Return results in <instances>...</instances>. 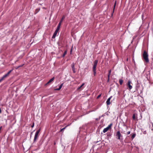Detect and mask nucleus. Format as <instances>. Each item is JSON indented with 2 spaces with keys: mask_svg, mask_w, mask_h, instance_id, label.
I'll use <instances>...</instances> for the list:
<instances>
[{
  "mask_svg": "<svg viewBox=\"0 0 153 153\" xmlns=\"http://www.w3.org/2000/svg\"><path fill=\"white\" fill-rule=\"evenodd\" d=\"M143 56L144 60L145 62L148 63L149 62V60L148 58V55L147 53L145 51H144L143 54Z\"/></svg>",
  "mask_w": 153,
  "mask_h": 153,
  "instance_id": "obj_1",
  "label": "nucleus"
},
{
  "mask_svg": "<svg viewBox=\"0 0 153 153\" xmlns=\"http://www.w3.org/2000/svg\"><path fill=\"white\" fill-rule=\"evenodd\" d=\"M98 63V61L96 60L94 61V64L93 68V71L94 72V74H95L96 73V68Z\"/></svg>",
  "mask_w": 153,
  "mask_h": 153,
  "instance_id": "obj_2",
  "label": "nucleus"
},
{
  "mask_svg": "<svg viewBox=\"0 0 153 153\" xmlns=\"http://www.w3.org/2000/svg\"><path fill=\"white\" fill-rule=\"evenodd\" d=\"M131 84H132L131 81L129 80L127 84V85L128 87L129 88V89L130 90L132 88V86L131 85Z\"/></svg>",
  "mask_w": 153,
  "mask_h": 153,
  "instance_id": "obj_3",
  "label": "nucleus"
},
{
  "mask_svg": "<svg viewBox=\"0 0 153 153\" xmlns=\"http://www.w3.org/2000/svg\"><path fill=\"white\" fill-rule=\"evenodd\" d=\"M111 126L112 124H110L108 126V127L104 128L103 131V133H105L106 132L109 130V129L111 127Z\"/></svg>",
  "mask_w": 153,
  "mask_h": 153,
  "instance_id": "obj_4",
  "label": "nucleus"
},
{
  "mask_svg": "<svg viewBox=\"0 0 153 153\" xmlns=\"http://www.w3.org/2000/svg\"><path fill=\"white\" fill-rule=\"evenodd\" d=\"M121 136V134L120 133V132L119 131H118L117 132L116 136L117 137V139L120 140V137Z\"/></svg>",
  "mask_w": 153,
  "mask_h": 153,
  "instance_id": "obj_5",
  "label": "nucleus"
},
{
  "mask_svg": "<svg viewBox=\"0 0 153 153\" xmlns=\"http://www.w3.org/2000/svg\"><path fill=\"white\" fill-rule=\"evenodd\" d=\"M54 77H53V78L50 79L45 85H49L54 80Z\"/></svg>",
  "mask_w": 153,
  "mask_h": 153,
  "instance_id": "obj_6",
  "label": "nucleus"
},
{
  "mask_svg": "<svg viewBox=\"0 0 153 153\" xmlns=\"http://www.w3.org/2000/svg\"><path fill=\"white\" fill-rule=\"evenodd\" d=\"M112 97V96H111L107 99L106 102V103L107 105H109L110 104V100Z\"/></svg>",
  "mask_w": 153,
  "mask_h": 153,
  "instance_id": "obj_7",
  "label": "nucleus"
},
{
  "mask_svg": "<svg viewBox=\"0 0 153 153\" xmlns=\"http://www.w3.org/2000/svg\"><path fill=\"white\" fill-rule=\"evenodd\" d=\"M59 31V30H56L55 32H54L53 36H52V38H54L56 36V35H57V34Z\"/></svg>",
  "mask_w": 153,
  "mask_h": 153,
  "instance_id": "obj_8",
  "label": "nucleus"
},
{
  "mask_svg": "<svg viewBox=\"0 0 153 153\" xmlns=\"http://www.w3.org/2000/svg\"><path fill=\"white\" fill-rule=\"evenodd\" d=\"M71 67H72V69L73 72L74 73H75V69L74 68V63H73L72 64Z\"/></svg>",
  "mask_w": 153,
  "mask_h": 153,
  "instance_id": "obj_9",
  "label": "nucleus"
},
{
  "mask_svg": "<svg viewBox=\"0 0 153 153\" xmlns=\"http://www.w3.org/2000/svg\"><path fill=\"white\" fill-rule=\"evenodd\" d=\"M85 84V83H83L82 85L79 87L78 88H77V90H79L80 89V90H82V89H83V88H82V87Z\"/></svg>",
  "mask_w": 153,
  "mask_h": 153,
  "instance_id": "obj_10",
  "label": "nucleus"
},
{
  "mask_svg": "<svg viewBox=\"0 0 153 153\" xmlns=\"http://www.w3.org/2000/svg\"><path fill=\"white\" fill-rule=\"evenodd\" d=\"M12 71V70H10L9 72H8L7 74H5L3 76H7L9 75V74Z\"/></svg>",
  "mask_w": 153,
  "mask_h": 153,
  "instance_id": "obj_11",
  "label": "nucleus"
},
{
  "mask_svg": "<svg viewBox=\"0 0 153 153\" xmlns=\"http://www.w3.org/2000/svg\"><path fill=\"white\" fill-rule=\"evenodd\" d=\"M40 131V130L39 129L37 131L35 134V135H36L38 137V135L39 134Z\"/></svg>",
  "mask_w": 153,
  "mask_h": 153,
  "instance_id": "obj_12",
  "label": "nucleus"
},
{
  "mask_svg": "<svg viewBox=\"0 0 153 153\" xmlns=\"http://www.w3.org/2000/svg\"><path fill=\"white\" fill-rule=\"evenodd\" d=\"M38 137V136L35 135L33 140L34 142H35L36 141Z\"/></svg>",
  "mask_w": 153,
  "mask_h": 153,
  "instance_id": "obj_13",
  "label": "nucleus"
},
{
  "mask_svg": "<svg viewBox=\"0 0 153 153\" xmlns=\"http://www.w3.org/2000/svg\"><path fill=\"white\" fill-rule=\"evenodd\" d=\"M119 83L120 85H122L123 83V80L121 79H119Z\"/></svg>",
  "mask_w": 153,
  "mask_h": 153,
  "instance_id": "obj_14",
  "label": "nucleus"
},
{
  "mask_svg": "<svg viewBox=\"0 0 153 153\" xmlns=\"http://www.w3.org/2000/svg\"><path fill=\"white\" fill-rule=\"evenodd\" d=\"M63 84V83H62L59 86V88L58 89H57V90H59L62 87Z\"/></svg>",
  "mask_w": 153,
  "mask_h": 153,
  "instance_id": "obj_15",
  "label": "nucleus"
},
{
  "mask_svg": "<svg viewBox=\"0 0 153 153\" xmlns=\"http://www.w3.org/2000/svg\"><path fill=\"white\" fill-rule=\"evenodd\" d=\"M136 134H133L131 136V138L132 139H133L135 137Z\"/></svg>",
  "mask_w": 153,
  "mask_h": 153,
  "instance_id": "obj_16",
  "label": "nucleus"
},
{
  "mask_svg": "<svg viewBox=\"0 0 153 153\" xmlns=\"http://www.w3.org/2000/svg\"><path fill=\"white\" fill-rule=\"evenodd\" d=\"M67 51H65L64 52V53H63V55L62 56H63V57H64V56H65L66 55V54H67Z\"/></svg>",
  "mask_w": 153,
  "mask_h": 153,
  "instance_id": "obj_17",
  "label": "nucleus"
},
{
  "mask_svg": "<svg viewBox=\"0 0 153 153\" xmlns=\"http://www.w3.org/2000/svg\"><path fill=\"white\" fill-rule=\"evenodd\" d=\"M132 118L134 120H135V114H133Z\"/></svg>",
  "mask_w": 153,
  "mask_h": 153,
  "instance_id": "obj_18",
  "label": "nucleus"
},
{
  "mask_svg": "<svg viewBox=\"0 0 153 153\" xmlns=\"http://www.w3.org/2000/svg\"><path fill=\"white\" fill-rule=\"evenodd\" d=\"M111 73V70H110L109 71V72H108V76H109L110 75V74Z\"/></svg>",
  "mask_w": 153,
  "mask_h": 153,
  "instance_id": "obj_19",
  "label": "nucleus"
},
{
  "mask_svg": "<svg viewBox=\"0 0 153 153\" xmlns=\"http://www.w3.org/2000/svg\"><path fill=\"white\" fill-rule=\"evenodd\" d=\"M60 26H59V25H58V26L56 28V30H59V29L60 28Z\"/></svg>",
  "mask_w": 153,
  "mask_h": 153,
  "instance_id": "obj_20",
  "label": "nucleus"
},
{
  "mask_svg": "<svg viewBox=\"0 0 153 153\" xmlns=\"http://www.w3.org/2000/svg\"><path fill=\"white\" fill-rule=\"evenodd\" d=\"M62 22V20H61L60 22L59 23L58 25L59 26H61V23Z\"/></svg>",
  "mask_w": 153,
  "mask_h": 153,
  "instance_id": "obj_21",
  "label": "nucleus"
},
{
  "mask_svg": "<svg viewBox=\"0 0 153 153\" xmlns=\"http://www.w3.org/2000/svg\"><path fill=\"white\" fill-rule=\"evenodd\" d=\"M116 1H115V3H114V9L115 8V5H116Z\"/></svg>",
  "mask_w": 153,
  "mask_h": 153,
  "instance_id": "obj_22",
  "label": "nucleus"
},
{
  "mask_svg": "<svg viewBox=\"0 0 153 153\" xmlns=\"http://www.w3.org/2000/svg\"><path fill=\"white\" fill-rule=\"evenodd\" d=\"M65 16H63L61 20H62V21L63 20L65 19Z\"/></svg>",
  "mask_w": 153,
  "mask_h": 153,
  "instance_id": "obj_23",
  "label": "nucleus"
},
{
  "mask_svg": "<svg viewBox=\"0 0 153 153\" xmlns=\"http://www.w3.org/2000/svg\"><path fill=\"white\" fill-rule=\"evenodd\" d=\"M101 96V94H100V95H99L97 97V99H98L100 96Z\"/></svg>",
  "mask_w": 153,
  "mask_h": 153,
  "instance_id": "obj_24",
  "label": "nucleus"
},
{
  "mask_svg": "<svg viewBox=\"0 0 153 153\" xmlns=\"http://www.w3.org/2000/svg\"><path fill=\"white\" fill-rule=\"evenodd\" d=\"M64 129H65V128H63L61 129L60 131H63L64 130Z\"/></svg>",
  "mask_w": 153,
  "mask_h": 153,
  "instance_id": "obj_25",
  "label": "nucleus"
},
{
  "mask_svg": "<svg viewBox=\"0 0 153 153\" xmlns=\"http://www.w3.org/2000/svg\"><path fill=\"white\" fill-rule=\"evenodd\" d=\"M34 125V123H33V125L31 126V127L32 128L33 127Z\"/></svg>",
  "mask_w": 153,
  "mask_h": 153,
  "instance_id": "obj_26",
  "label": "nucleus"
},
{
  "mask_svg": "<svg viewBox=\"0 0 153 153\" xmlns=\"http://www.w3.org/2000/svg\"><path fill=\"white\" fill-rule=\"evenodd\" d=\"M4 77H3L1 79H0V82H1V81H2L3 80Z\"/></svg>",
  "mask_w": 153,
  "mask_h": 153,
  "instance_id": "obj_27",
  "label": "nucleus"
},
{
  "mask_svg": "<svg viewBox=\"0 0 153 153\" xmlns=\"http://www.w3.org/2000/svg\"><path fill=\"white\" fill-rule=\"evenodd\" d=\"M146 131H145L143 132V134H146Z\"/></svg>",
  "mask_w": 153,
  "mask_h": 153,
  "instance_id": "obj_28",
  "label": "nucleus"
},
{
  "mask_svg": "<svg viewBox=\"0 0 153 153\" xmlns=\"http://www.w3.org/2000/svg\"><path fill=\"white\" fill-rule=\"evenodd\" d=\"M130 133V131H128V132H127V134H129Z\"/></svg>",
  "mask_w": 153,
  "mask_h": 153,
  "instance_id": "obj_29",
  "label": "nucleus"
},
{
  "mask_svg": "<svg viewBox=\"0 0 153 153\" xmlns=\"http://www.w3.org/2000/svg\"><path fill=\"white\" fill-rule=\"evenodd\" d=\"M72 48H73V47H72V48H71V52H72Z\"/></svg>",
  "mask_w": 153,
  "mask_h": 153,
  "instance_id": "obj_30",
  "label": "nucleus"
},
{
  "mask_svg": "<svg viewBox=\"0 0 153 153\" xmlns=\"http://www.w3.org/2000/svg\"><path fill=\"white\" fill-rule=\"evenodd\" d=\"M68 126H66L64 128H65H65Z\"/></svg>",
  "mask_w": 153,
  "mask_h": 153,
  "instance_id": "obj_31",
  "label": "nucleus"
},
{
  "mask_svg": "<svg viewBox=\"0 0 153 153\" xmlns=\"http://www.w3.org/2000/svg\"><path fill=\"white\" fill-rule=\"evenodd\" d=\"M1 113V108H0V113Z\"/></svg>",
  "mask_w": 153,
  "mask_h": 153,
  "instance_id": "obj_32",
  "label": "nucleus"
},
{
  "mask_svg": "<svg viewBox=\"0 0 153 153\" xmlns=\"http://www.w3.org/2000/svg\"><path fill=\"white\" fill-rule=\"evenodd\" d=\"M108 77V80H109V77Z\"/></svg>",
  "mask_w": 153,
  "mask_h": 153,
  "instance_id": "obj_33",
  "label": "nucleus"
},
{
  "mask_svg": "<svg viewBox=\"0 0 153 153\" xmlns=\"http://www.w3.org/2000/svg\"><path fill=\"white\" fill-rule=\"evenodd\" d=\"M143 15H142V18H143Z\"/></svg>",
  "mask_w": 153,
  "mask_h": 153,
  "instance_id": "obj_34",
  "label": "nucleus"
},
{
  "mask_svg": "<svg viewBox=\"0 0 153 153\" xmlns=\"http://www.w3.org/2000/svg\"><path fill=\"white\" fill-rule=\"evenodd\" d=\"M153 127V125H152Z\"/></svg>",
  "mask_w": 153,
  "mask_h": 153,
  "instance_id": "obj_35",
  "label": "nucleus"
}]
</instances>
